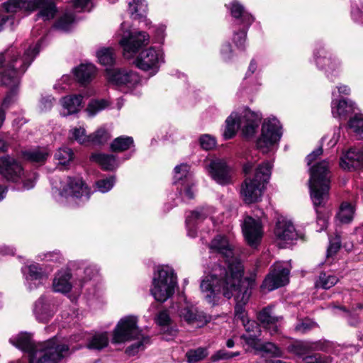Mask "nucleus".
<instances>
[{
	"label": "nucleus",
	"instance_id": "nucleus-13",
	"mask_svg": "<svg viewBox=\"0 0 363 363\" xmlns=\"http://www.w3.org/2000/svg\"><path fill=\"white\" fill-rule=\"evenodd\" d=\"M279 121L276 118L265 119L262 126V133L257 140V147L263 153L272 150L279 141L282 133Z\"/></svg>",
	"mask_w": 363,
	"mask_h": 363
},
{
	"label": "nucleus",
	"instance_id": "nucleus-22",
	"mask_svg": "<svg viewBox=\"0 0 363 363\" xmlns=\"http://www.w3.org/2000/svg\"><path fill=\"white\" fill-rule=\"evenodd\" d=\"M57 311V304L53 298L42 295L33 304V311L38 321L48 322Z\"/></svg>",
	"mask_w": 363,
	"mask_h": 363
},
{
	"label": "nucleus",
	"instance_id": "nucleus-41",
	"mask_svg": "<svg viewBox=\"0 0 363 363\" xmlns=\"http://www.w3.org/2000/svg\"><path fill=\"white\" fill-rule=\"evenodd\" d=\"M134 141L132 137L120 136L113 140L111 144V150L113 152H123L133 145Z\"/></svg>",
	"mask_w": 363,
	"mask_h": 363
},
{
	"label": "nucleus",
	"instance_id": "nucleus-15",
	"mask_svg": "<svg viewBox=\"0 0 363 363\" xmlns=\"http://www.w3.org/2000/svg\"><path fill=\"white\" fill-rule=\"evenodd\" d=\"M164 62V55L161 50L150 47L142 50L135 59V65L144 71L155 74L160 65Z\"/></svg>",
	"mask_w": 363,
	"mask_h": 363
},
{
	"label": "nucleus",
	"instance_id": "nucleus-10",
	"mask_svg": "<svg viewBox=\"0 0 363 363\" xmlns=\"http://www.w3.org/2000/svg\"><path fill=\"white\" fill-rule=\"evenodd\" d=\"M106 78L111 84L124 93L138 94L141 86V78L135 71L126 68L106 69Z\"/></svg>",
	"mask_w": 363,
	"mask_h": 363
},
{
	"label": "nucleus",
	"instance_id": "nucleus-6",
	"mask_svg": "<svg viewBox=\"0 0 363 363\" xmlns=\"http://www.w3.org/2000/svg\"><path fill=\"white\" fill-rule=\"evenodd\" d=\"M262 114L255 112L248 108H243L239 112H233L225 121V128L223 132L225 139L233 138L239 128L245 138H252L257 131Z\"/></svg>",
	"mask_w": 363,
	"mask_h": 363
},
{
	"label": "nucleus",
	"instance_id": "nucleus-48",
	"mask_svg": "<svg viewBox=\"0 0 363 363\" xmlns=\"http://www.w3.org/2000/svg\"><path fill=\"white\" fill-rule=\"evenodd\" d=\"M110 139V134L103 128L96 130L94 133L89 135V145H101Z\"/></svg>",
	"mask_w": 363,
	"mask_h": 363
},
{
	"label": "nucleus",
	"instance_id": "nucleus-9",
	"mask_svg": "<svg viewBox=\"0 0 363 363\" xmlns=\"http://www.w3.org/2000/svg\"><path fill=\"white\" fill-rule=\"evenodd\" d=\"M0 174L8 182H21L24 190L33 188L37 179L35 172H25L21 162L9 155L0 157Z\"/></svg>",
	"mask_w": 363,
	"mask_h": 363
},
{
	"label": "nucleus",
	"instance_id": "nucleus-56",
	"mask_svg": "<svg viewBox=\"0 0 363 363\" xmlns=\"http://www.w3.org/2000/svg\"><path fill=\"white\" fill-rule=\"evenodd\" d=\"M341 247V240L339 235L330 239V245L327 250V257L329 258L335 255Z\"/></svg>",
	"mask_w": 363,
	"mask_h": 363
},
{
	"label": "nucleus",
	"instance_id": "nucleus-64",
	"mask_svg": "<svg viewBox=\"0 0 363 363\" xmlns=\"http://www.w3.org/2000/svg\"><path fill=\"white\" fill-rule=\"evenodd\" d=\"M323 153L322 147H318L314 151H313L311 154H309L306 157L307 164L308 166L311 165V164L317 159L318 157L321 155Z\"/></svg>",
	"mask_w": 363,
	"mask_h": 363
},
{
	"label": "nucleus",
	"instance_id": "nucleus-63",
	"mask_svg": "<svg viewBox=\"0 0 363 363\" xmlns=\"http://www.w3.org/2000/svg\"><path fill=\"white\" fill-rule=\"evenodd\" d=\"M220 52L223 58L225 60H230L232 57V48L229 43H225L223 45Z\"/></svg>",
	"mask_w": 363,
	"mask_h": 363
},
{
	"label": "nucleus",
	"instance_id": "nucleus-55",
	"mask_svg": "<svg viewBox=\"0 0 363 363\" xmlns=\"http://www.w3.org/2000/svg\"><path fill=\"white\" fill-rule=\"evenodd\" d=\"M316 326V323L308 318L300 320L295 326V330L300 333H306Z\"/></svg>",
	"mask_w": 363,
	"mask_h": 363
},
{
	"label": "nucleus",
	"instance_id": "nucleus-46",
	"mask_svg": "<svg viewBox=\"0 0 363 363\" xmlns=\"http://www.w3.org/2000/svg\"><path fill=\"white\" fill-rule=\"evenodd\" d=\"M99 62L104 66L112 65L115 62L113 50L109 48H103L96 52Z\"/></svg>",
	"mask_w": 363,
	"mask_h": 363
},
{
	"label": "nucleus",
	"instance_id": "nucleus-42",
	"mask_svg": "<svg viewBox=\"0 0 363 363\" xmlns=\"http://www.w3.org/2000/svg\"><path fill=\"white\" fill-rule=\"evenodd\" d=\"M68 138L69 140L76 141L81 145H89V135H86L84 127L72 128L69 130Z\"/></svg>",
	"mask_w": 363,
	"mask_h": 363
},
{
	"label": "nucleus",
	"instance_id": "nucleus-33",
	"mask_svg": "<svg viewBox=\"0 0 363 363\" xmlns=\"http://www.w3.org/2000/svg\"><path fill=\"white\" fill-rule=\"evenodd\" d=\"M50 155L48 147H38L34 149L23 151V157L31 162L43 164Z\"/></svg>",
	"mask_w": 363,
	"mask_h": 363
},
{
	"label": "nucleus",
	"instance_id": "nucleus-2",
	"mask_svg": "<svg viewBox=\"0 0 363 363\" xmlns=\"http://www.w3.org/2000/svg\"><path fill=\"white\" fill-rule=\"evenodd\" d=\"M40 42L29 45L22 50L9 48L0 53V74L1 84L10 88V91L4 99L1 107L6 109L13 101L16 89L19 84V77L23 74L39 52Z\"/></svg>",
	"mask_w": 363,
	"mask_h": 363
},
{
	"label": "nucleus",
	"instance_id": "nucleus-18",
	"mask_svg": "<svg viewBox=\"0 0 363 363\" xmlns=\"http://www.w3.org/2000/svg\"><path fill=\"white\" fill-rule=\"evenodd\" d=\"M289 269L283 263H276L266 277L261 286L262 291H271L287 284L289 281Z\"/></svg>",
	"mask_w": 363,
	"mask_h": 363
},
{
	"label": "nucleus",
	"instance_id": "nucleus-16",
	"mask_svg": "<svg viewBox=\"0 0 363 363\" xmlns=\"http://www.w3.org/2000/svg\"><path fill=\"white\" fill-rule=\"evenodd\" d=\"M150 43V35L144 31L129 32L123 35L119 41L125 58H132L138 51Z\"/></svg>",
	"mask_w": 363,
	"mask_h": 363
},
{
	"label": "nucleus",
	"instance_id": "nucleus-5",
	"mask_svg": "<svg viewBox=\"0 0 363 363\" xmlns=\"http://www.w3.org/2000/svg\"><path fill=\"white\" fill-rule=\"evenodd\" d=\"M138 318L135 315L123 317L117 323L113 332L112 341L114 343H123L132 340L138 342L128 347L126 352L135 355L139 350H143L144 345L149 342V337L142 333L138 325Z\"/></svg>",
	"mask_w": 363,
	"mask_h": 363
},
{
	"label": "nucleus",
	"instance_id": "nucleus-39",
	"mask_svg": "<svg viewBox=\"0 0 363 363\" xmlns=\"http://www.w3.org/2000/svg\"><path fill=\"white\" fill-rule=\"evenodd\" d=\"M37 9H39L37 18H42L43 21L53 18L57 13L56 6L51 0H39Z\"/></svg>",
	"mask_w": 363,
	"mask_h": 363
},
{
	"label": "nucleus",
	"instance_id": "nucleus-12",
	"mask_svg": "<svg viewBox=\"0 0 363 363\" xmlns=\"http://www.w3.org/2000/svg\"><path fill=\"white\" fill-rule=\"evenodd\" d=\"M52 185L61 197L79 199L86 201L90 194L82 179L66 177L64 180L52 179Z\"/></svg>",
	"mask_w": 363,
	"mask_h": 363
},
{
	"label": "nucleus",
	"instance_id": "nucleus-53",
	"mask_svg": "<svg viewBox=\"0 0 363 363\" xmlns=\"http://www.w3.org/2000/svg\"><path fill=\"white\" fill-rule=\"evenodd\" d=\"M351 16L354 21L363 23V4L360 1L352 3Z\"/></svg>",
	"mask_w": 363,
	"mask_h": 363
},
{
	"label": "nucleus",
	"instance_id": "nucleus-30",
	"mask_svg": "<svg viewBox=\"0 0 363 363\" xmlns=\"http://www.w3.org/2000/svg\"><path fill=\"white\" fill-rule=\"evenodd\" d=\"M38 2L39 0H9L4 4V7L8 13H31L37 9Z\"/></svg>",
	"mask_w": 363,
	"mask_h": 363
},
{
	"label": "nucleus",
	"instance_id": "nucleus-62",
	"mask_svg": "<svg viewBox=\"0 0 363 363\" xmlns=\"http://www.w3.org/2000/svg\"><path fill=\"white\" fill-rule=\"evenodd\" d=\"M230 359V352L224 350H220L216 352L211 357V359L213 362H217L220 359Z\"/></svg>",
	"mask_w": 363,
	"mask_h": 363
},
{
	"label": "nucleus",
	"instance_id": "nucleus-25",
	"mask_svg": "<svg viewBox=\"0 0 363 363\" xmlns=\"http://www.w3.org/2000/svg\"><path fill=\"white\" fill-rule=\"evenodd\" d=\"M207 170L213 180L221 185L231 182V169L223 159L212 160L207 167Z\"/></svg>",
	"mask_w": 363,
	"mask_h": 363
},
{
	"label": "nucleus",
	"instance_id": "nucleus-49",
	"mask_svg": "<svg viewBox=\"0 0 363 363\" xmlns=\"http://www.w3.org/2000/svg\"><path fill=\"white\" fill-rule=\"evenodd\" d=\"M208 354L207 348L198 347L195 350H190L186 354L188 362L196 363L205 359Z\"/></svg>",
	"mask_w": 363,
	"mask_h": 363
},
{
	"label": "nucleus",
	"instance_id": "nucleus-61",
	"mask_svg": "<svg viewBox=\"0 0 363 363\" xmlns=\"http://www.w3.org/2000/svg\"><path fill=\"white\" fill-rule=\"evenodd\" d=\"M340 129H341L340 126L336 127L333 129V135L328 143V145L330 147H332L335 146L337 144V143L338 142V140L340 138Z\"/></svg>",
	"mask_w": 363,
	"mask_h": 363
},
{
	"label": "nucleus",
	"instance_id": "nucleus-4",
	"mask_svg": "<svg viewBox=\"0 0 363 363\" xmlns=\"http://www.w3.org/2000/svg\"><path fill=\"white\" fill-rule=\"evenodd\" d=\"M309 188L311 199L317 213L318 231L327 228L328 218L322 214L318 207L324 206L329 198L330 183V162L325 160L317 162L310 168Z\"/></svg>",
	"mask_w": 363,
	"mask_h": 363
},
{
	"label": "nucleus",
	"instance_id": "nucleus-37",
	"mask_svg": "<svg viewBox=\"0 0 363 363\" xmlns=\"http://www.w3.org/2000/svg\"><path fill=\"white\" fill-rule=\"evenodd\" d=\"M228 8L230 11L231 15L235 18H240L241 23L244 26L248 28L251 23L254 21V18L247 12L245 11L244 7L238 1H232Z\"/></svg>",
	"mask_w": 363,
	"mask_h": 363
},
{
	"label": "nucleus",
	"instance_id": "nucleus-24",
	"mask_svg": "<svg viewBox=\"0 0 363 363\" xmlns=\"http://www.w3.org/2000/svg\"><path fill=\"white\" fill-rule=\"evenodd\" d=\"M245 281H242V277L240 281L236 286L235 289L233 290V295L227 298H230L235 296L236 305L235 307V318L239 319L244 323L247 319V313L245 309V306L248 302L251 295L250 289L244 285Z\"/></svg>",
	"mask_w": 363,
	"mask_h": 363
},
{
	"label": "nucleus",
	"instance_id": "nucleus-50",
	"mask_svg": "<svg viewBox=\"0 0 363 363\" xmlns=\"http://www.w3.org/2000/svg\"><path fill=\"white\" fill-rule=\"evenodd\" d=\"M109 104V101L106 99L91 100L88 104L86 111L90 116H94L98 112L108 107Z\"/></svg>",
	"mask_w": 363,
	"mask_h": 363
},
{
	"label": "nucleus",
	"instance_id": "nucleus-27",
	"mask_svg": "<svg viewBox=\"0 0 363 363\" xmlns=\"http://www.w3.org/2000/svg\"><path fill=\"white\" fill-rule=\"evenodd\" d=\"M214 213L213 208H201L190 213L186 217V225L188 230V235L191 238L196 235L195 227Z\"/></svg>",
	"mask_w": 363,
	"mask_h": 363
},
{
	"label": "nucleus",
	"instance_id": "nucleus-32",
	"mask_svg": "<svg viewBox=\"0 0 363 363\" xmlns=\"http://www.w3.org/2000/svg\"><path fill=\"white\" fill-rule=\"evenodd\" d=\"M128 6V11L132 18L143 20L146 26L150 25V22L146 19L147 4L145 0H132L129 2Z\"/></svg>",
	"mask_w": 363,
	"mask_h": 363
},
{
	"label": "nucleus",
	"instance_id": "nucleus-54",
	"mask_svg": "<svg viewBox=\"0 0 363 363\" xmlns=\"http://www.w3.org/2000/svg\"><path fill=\"white\" fill-rule=\"evenodd\" d=\"M348 125L356 133L363 134V116H354L349 121Z\"/></svg>",
	"mask_w": 363,
	"mask_h": 363
},
{
	"label": "nucleus",
	"instance_id": "nucleus-29",
	"mask_svg": "<svg viewBox=\"0 0 363 363\" xmlns=\"http://www.w3.org/2000/svg\"><path fill=\"white\" fill-rule=\"evenodd\" d=\"M76 274L78 277L79 286L83 287L86 283L96 279L99 275V269L96 266L92 264H89L86 262H80L78 263Z\"/></svg>",
	"mask_w": 363,
	"mask_h": 363
},
{
	"label": "nucleus",
	"instance_id": "nucleus-34",
	"mask_svg": "<svg viewBox=\"0 0 363 363\" xmlns=\"http://www.w3.org/2000/svg\"><path fill=\"white\" fill-rule=\"evenodd\" d=\"M320 349V342H295L288 346L287 350L296 356L302 357L311 351Z\"/></svg>",
	"mask_w": 363,
	"mask_h": 363
},
{
	"label": "nucleus",
	"instance_id": "nucleus-3",
	"mask_svg": "<svg viewBox=\"0 0 363 363\" xmlns=\"http://www.w3.org/2000/svg\"><path fill=\"white\" fill-rule=\"evenodd\" d=\"M9 342L29 354V363H59L69 354V346L57 337L35 344L30 334L21 333L11 337Z\"/></svg>",
	"mask_w": 363,
	"mask_h": 363
},
{
	"label": "nucleus",
	"instance_id": "nucleus-60",
	"mask_svg": "<svg viewBox=\"0 0 363 363\" xmlns=\"http://www.w3.org/2000/svg\"><path fill=\"white\" fill-rule=\"evenodd\" d=\"M246 30H242L238 33H235L233 41L235 45L239 48H243L246 40Z\"/></svg>",
	"mask_w": 363,
	"mask_h": 363
},
{
	"label": "nucleus",
	"instance_id": "nucleus-17",
	"mask_svg": "<svg viewBox=\"0 0 363 363\" xmlns=\"http://www.w3.org/2000/svg\"><path fill=\"white\" fill-rule=\"evenodd\" d=\"M275 241L281 248H286L294 244L299 235L293 223L285 218H279L274 230Z\"/></svg>",
	"mask_w": 363,
	"mask_h": 363
},
{
	"label": "nucleus",
	"instance_id": "nucleus-44",
	"mask_svg": "<svg viewBox=\"0 0 363 363\" xmlns=\"http://www.w3.org/2000/svg\"><path fill=\"white\" fill-rule=\"evenodd\" d=\"M74 158V152L72 149L64 147L57 150L55 154V159L58 161V164L66 167Z\"/></svg>",
	"mask_w": 363,
	"mask_h": 363
},
{
	"label": "nucleus",
	"instance_id": "nucleus-7",
	"mask_svg": "<svg viewBox=\"0 0 363 363\" xmlns=\"http://www.w3.org/2000/svg\"><path fill=\"white\" fill-rule=\"evenodd\" d=\"M272 164L264 162L256 168L253 179L246 178L241 186L240 194L246 203L257 202L262 197L264 184L271 176Z\"/></svg>",
	"mask_w": 363,
	"mask_h": 363
},
{
	"label": "nucleus",
	"instance_id": "nucleus-45",
	"mask_svg": "<svg viewBox=\"0 0 363 363\" xmlns=\"http://www.w3.org/2000/svg\"><path fill=\"white\" fill-rule=\"evenodd\" d=\"M354 210L352 206L348 203H342L336 218L342 223H348L352 221Z\"/></svg>",
	"mask_w": 363,
	"mask_h": 363
},
{
	"label": "nucleus",
	"instance_id": "nucleus-28",
	"mask_svg": "<svg viewBox=\"0 0 363 363\" xmlns=\"http://www.w3.org/2000/svg\"><path fill=\"white\" fill-rule=\"evenodd\" d=\"M72 274L69 269H62L58 271L54 277L52 281V289L55 292L67 294L72 288V284L70 281Z\"/></svg>",
	"mask_w": 363,
	"mask_h": 363
},
{
	"label": "nucleus",
	"instance_id": "nucleus-58",
	"mask_svg": "<svg viewBox=\"0 0 363 363\" xmlns=\"http://www.w3.org/2000/svg\"><path fill=\"white\" fill-rule=\"evenodd\" d=\"M304 361L306 363H331L332 359L328 356L316 354L306 357Z\"/></svg>",
	"mask_w": 363,
	"mask_h": 363
},
{
	"label": "nucleus",
	"instance_id": "nucleus-20",
	"mask_svg": "<svg viewBox=\"0 0 363 363\" xmlns=\"http://www.w3.org/2000/svg\"><path fill=\"white\" fill-rule=\"evenodd\" d=\"M315 59L317 66L323 69L327 77L334 81L341 72V62L335 57L329 55L323 49L318 50L315 53Z\"/></svg>",
	"mask_w": 363,
	"mask_h": 363
},
{
	"label": "nucleus",
	"instance_id": "nucleus-38",
	"mask_svg": "<svg viewBox=\"0 0 363 363\" xmlns=\"http://www.w3.org/2000/svg\"><path fill=\"white\" fill-rule=\"evenodd\" d=\"M96 71V67L93 64L89 63L80 65L74 69V73L81 84H85L89 82L94 77Z\"/></svg>",
	"mask_w": 363,
	"mask_h": 363
},
{
	"label": "nucleus",
	"instance_id": "nucleus-11",
	"mask_svg": "<svg viewBox=\"0 0 363 363\" xmlns=\"http://www.w3.org/2000/svg\"><path fill=\"white\" fill-rule=\"evenodd\" d=\"M242 324L245 328L246 333L243 334L241 337L244 340L246 345L254 349L256 352H260L272 357H279L282 356V351L272 342H260V340L258 339L260 335V329L255 321L247 319Z\"/></svg>",
	"mask_w": 363,
	"mask_h": 363
},
{
	"label": "nucleus",
	"instance_id": "nucleus-40",
	"mask_svg": "<svg viewBox=\"0 0 363 363\" xmlns=\"http://www.w3.org/2000/svg\"><path fill=\"white\" fill-rule=\"evenodd\" d=\"M108 344V336L106 332L94 334L89 340L87 347L93 350H102Z\"/></svg>",
	"mask_w": 363,
	"mask_h": 363
},
{
	"label": "nucleus",
	"instance_id": "nucleus-19",
	"mask_svg": "<svg viewBox=\"0 0 363 363\" xmlns=\"http://www.w3.org/2000/svg\"><path fill=\"white\" fill-rule=\"evenodd\" d=\"M50 271H46L43 266L35 262L24 265L21 272L28 289L33 291L38 289L48 279Z\"/></svg>",
	"mask_w": 363,
	"mask_h": 363
},
{
	"label": "nucleus",
	"instance_id": "nucleus-36",
	"mask_svg": "<svg viewBox=\"0 0 363 363\" xmlns=\"http://www.w3.org/2000/svg\"><path fill=\"white\" fill-rule=\"evenodd\" d=\"M91 160L106 171H113L119 166V162L113 155L96 153L91 155Z\"/></svg>",
	"mask_w": 363,
	"mask_h": 363
},
{
	"label": "nucleus",
	"instance_id": "nucleus-26",
	"mask_svg": "<svg viewBox=\"0 0 363 363\" xmlns=\"http://www.w3.org/2000/svg\"><path fill=\"white\" fill-rule=\"evenodd\" d=\"M340 165L349 171L363 168V147L359 150L351 148L345 152L340 158Z\"/></svg>",
	"mask_w": 363,
	"mask_h": 363
},
{
	"label": "nucleus",
	"instance_id": "nucleus-8",
	"mask_svg": "<svg viewBox=\"0 0 363 363\" xmlns=\"http://www.w3.org/2000/svg\"><path fill=\"white\" fill-rule=\"evenodd\" d=\"M177 287V277L174 269L169 266L158 267L154 273L150 288V293L154 298L158 302L164 303L174 294Z\"/></svg>",
	"mask_w": 363,
	"mask_h": 363
},
{
	"label": "nucleus",
	"instance_id": "nucleus-57",
	"mask_svg": "<svg viewBox=\"0 0 363 363\" xmlns=\"http://www.w3.org/2000/svg\"><path fill=\"white\" fill-rule=\"evenodd\" d=\"M199 142L201 147L206 150L213 149L216 145V139L210 135H201Z\"/></svg>",
	"mask_w": 363,
	"mask_h": 363
},
{
	"label": "nucleus",
	"instance_id": "nucleus-14",
	"mask_svg": "<svg viewBox=\"0 0 363 363\" xmlns=\"http://www.w3.org/2000/svg\"><path fill=\"white\" fill-rule=\"evenodd\" d=\"M189 166L187 164H181L177 165L174 169V183L179 186V194L182 199L186 202L194 196V187L195 186L192 179L191 174L189 172Z\"/></svg>",
	"mask_w": 363,
	"mask_h": 363
},
{
	"label": "nucleus",
	"instance_id": "nucleus-21",
	"mask_svg": "<svg viewBox=\"0 0 363 363\" xmlns=\"http://www.w3.org/2000/svg\"><path fill=\"white\" fill-rule=\"evenodd\" d=\"M177 313L181 320L185 321L189 325L201 327L208 322L204 313L188 302L179 303Z\"/></svg>",
	"mask_w": 363,
	"mask_h": 363
},
{
	"label": "nucleus",
	"instance_id": "nucleus-23",
	"mask_svg": "<svg viewBox=\"0 0 363 363\" xmlns=\"http://www.w3.org/2000/svg\"><path fill=\"white\" fill-rule=\"evenodd\" d=\"M242 233L247 244L256 247L260 242L262 235V224L259 218L247 216L242 225Z\"/></svg>",
	"mask_w": 363,
	"mask_h": 363
},
{
	"label": "nucleus",
	"instance_id": "nucleus-35",
	"mask_svg": "<svg viewBox=\"0 0 363 363\" xmlns=\"http://www.w3.org/2000/svg\"><path fill=\"white\" fill-rule=\"evenodd\" d=\"M332 114L335 118H345L347 115L353 111V104L350 100L341 99L332 101Z\"/></svg>",
	"mask_w": 363,
	"mask_h": 363
},
{
	"label": "nucleus",
	"instance_id": "nucleus-43",
	"mask_svg": "<svg viewBox=\"0 0 363 363\" xmlns=\"http://www.w3.org/2000/svg\"><path fill=\"white\" fill-rule=\"evenodd\" d=\"M338 281L339 279L336 276L322 272L315 282V286L318 288L328 289L335 286Z\"/></svg>",
	"mask_w": 363,
	"mask_h": 363
},
{
	"label": "nucleus",
	"instance_id": "nucleus-31",
	"mask_svg": "<svg viewBox=\"0 0 363 363\" xmlns=\"http://www.w3.org/2000/svg\"><path fill=\"white\" fill-rule=\"evenodd\" d=\"M83 96L81 94L69 95L63 97L60 102L62 106L61 114L67 116L79 112L82 107Z\"/></svg>",
	"mask_w": 363,
	"mask_h": 363
},
{
	"label": "nucleus",
	"instance_id": "nucleus-59",
	"mask_svg": "<svg viewBox=\"0 0 363 363\" xmlns=\"http://www.w3.org/2000/svg\"><path fill=\"white\" fill-rule=\"evenodd\" d=\"M155 320L160 326H167L171 322V318L167 311H162L156 315Z\"/></svg>",
	"mask_w": 363,
	"mask_h": 363
},
{
	"label": "nucleus",
	"instance_id": "nucleus-1",
	"mask_svg": "<svg viewBox=\"0 0 363 363\" xmlns=\"http://www.w3.org/2000/svg\"><path fill=\"white\" fill-rule=\"evenodd\" d=\"M210 249L223 255L225 259V265L216 264L211 271L201 279L200 289L206 301L214 304L219 294L230 297L233 290L243 276V266L234 257L233 245L221 235L214 238Z\"/></svg>",
	"mask_w": 363,
	"mask_h": 363
},
{
	"label": "nucleus",
	"instance_id": "nucleus-47",
	"mask_svg": "<svg viewBox=\"0 0 363 363\" xmlns=\"http://www.w3.org/2000/svg\"><path fill=\"white\" fill-rule=\"evenodd\" d=\"M257 318L264 325V328L269 326L270 328L271 324L278 323L279 319H282L281 317L274 316L270 307L265 308L261 311L257 315Z\"/></svg>",
	"mask_w": 363,
	"mask_h": 363
},
{
	"label": "nucleus",
	"instance_id": "nucleus-52",
	"mask_svg": "<svg viewBox=\"0 0 363 363\" xmlns=\"http://www.w3.org/2000/svg\"><path fill=\"white\" fill-rule=\"evenodd\" d=\"M116 183L115 177L112 176L108 178L101 179L96 182V189L101 193L109 191Z\"/></svg>",
	"mask_w": 363,
	"mask_h": 363
},
{
	"label": "nucleus",
	"instance_id": "nucleus-51",
	"mask_svg": "<svg viewBox=\"0 0 363 363\" xmlns=\"http://www.w3.org/2000/svg\"><path fill=\"white\" fill-rule=\"evenodd\" d=\"M74 16L72 13H65L55 23V28L62 31H67L74 22Z\"/></svg>",
	"mask_w": 363,
	"mask_h": 363
}]
</instances>
